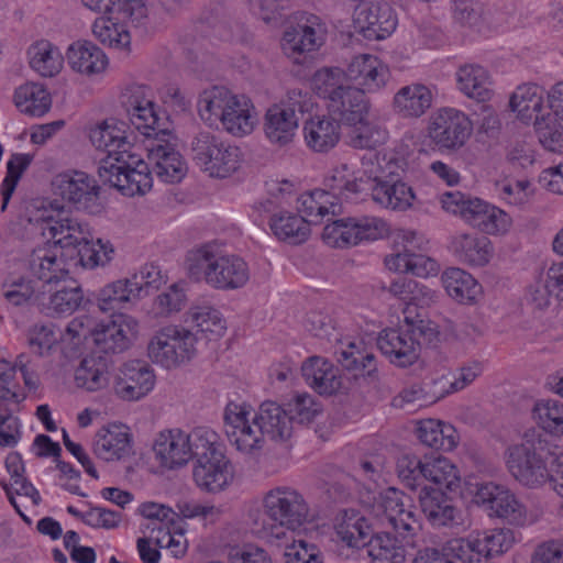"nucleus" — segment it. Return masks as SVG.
<instances>
[{
  "label": "nucleus",
  "mask_w": 563,
  "mask_h": 563,
  "mask_svg": "<svg viewBox=\"0 0 563 563\" xmlns=\"http://www.w3.org/2000/svg\"><path fill=\"white\" fill-rule=\"evenodd\" d=\"M389 234L388 223L375 216H356L328 222L322 230L324 244L334 249H346L372 243Z\"/></svg>",
  "instance_id": "obj_17"
},
{
  "label": "nucleus",
  "mask_w": 563,
  "mask_h": 563,
  "mask_svg": "<svg viewBox=\"0 0 563 563\" xmlns=\"http://www.w3.org/2000/svg\"><path fill=\"white\" fill-rule=\"evenodd\" d=\"M42 203L30 208V219L44 224L43 243L32 254V269L46 283L57 282L77 267L96 269L108 266L115 247L108 238L96 236L91 227L74 217L53 219Z\"/></svg>",
  "instance_id": "obj_1"
},
{
  "label": "nucleus",
  "mask_w": 563,
  "mask_h": 563,
  "mask_svg": "<svg viewBox=\"0 0 563 563\" xmlns=\"http://www.w3.org/2000/svg\"><path fill=\"white\" fill-rule=\"evenodd\" d=\"M441 283L445 294L459 305H477L484 296L482 284L460 267L446 268L441 275Z\"/></svg>",
  "instance_id": "obj_41"
},
{
  "label": "nucleus",
  "mask_w": 563,
  "mask_h": 563,
  "mask_svg": "<svg viewBox=\"0 0 563 563\" xmlns=\"http://www.w3.org/2000/svg\"><path fill=\"white\" fill-rule=\"evenodd\" d=\"M473 133L474 124L468 114L456 108H441L428 119L420 151L454 154L468 144Z\"/></svg>",
  "instance_id": "obj_13"
},
{
  "label": "nucleus",
  "mask_w": 563,
  "mask_h": 563,
  "mask_svg": "<svg viewBox=\"0 0 563 563\" xmlns=\"http://www.w3.org/2000/svg\"><path fill=\"white\" fill-rule=\"evenodd\" d=\"M385 266L390 272L411 274L420 278L434 277L440 272L438 261L421 253L397 252L385 258Z\"/></svg>",
  "instance_id": "obj_53"
},
{
  "label": "nucleus",
  "mask_w": 563,
  "mask_h": 563,
  "mask_svg": "<svg viewBox=\"0 0 563 563\" xmlns=\"http://www.w3.org/2000/svg\"><path fill=\"white\" fill-rule=\"evenodd\" d=\"M185 268L190 278L205 282L216 289H238L250 279L247 264L239 256L223 254L217 243H206L190 250Z\"/></svg>",
  "instance_id": "obj_10"
},
{
  "label": "nucleus",
  "mask_w": 563,
  "mask_h": 563,
  "mask_svg": "<svg viewBox=\"0 0 563 563\" xmlns=\"http://www.w3.org/2000/svg\"><path fill=\"white\" fill-rule=\"evenodd\" d=\"M372 516L385 520L390 531H377L366 543L368 563H408L407 545L413 547L423 529L421 516L408 495L387 487L362 499Z\"/></svg>",
  "instance_id": "obj_4"
},
{
  "label": "nucleus",
  "mask_w": 563,
  "mask_h": 563,
  "mask_svg": "<svg viewBox=\"0 0 563 563\" xmlns=\"http://www.w3.org/2000/svg\"><path fill=\"white\" fill-rule=\"evenodd\" d=\"M93 320L87 314L74 318L62 331V354L66 357L81 353L95 330Z\"/></svg>",
  "instance_id": "obj_58"
},
{
  "label": "nucleus",
  "mask_w": 563,
  "mask_h": 563,
  "mask_svg": "<svg viewBox=\"0 0 563 563\" xmlns=\"http://www.w3.org/2000/svg\"><path fill=\"white\" fill-rule=\"evenodd\" d=\"M448 493L424 486L418 495L421 511L434 527H449L460 520V510L454 506Z\"/></svg>",
  "instance_id": "obj_43"
},
{
  "label": "nucleus",
  "mask_w": 563,
  "mask_h": 563,
  "mask_svg": "<svg viewBox=\"0 0 563 563\" xmlns=\"http://www.w3.org/2000/svg\"><path fill=\"white\" fill-rule=\"evenodd\" d=\"M433 93L422 84H410L397 90L393 98L394 111L402 118H419L431 107Z\"/></svg>",
  "instance_id": "obj_46"
},
{
  "label": "nucleus",
  "mask_w": 563,
  "mask_h": 563,
  "mask_svg": "<svg viewBox=\"0 0 563 563\" xmlns=\"http://www.w3.org/2000/svg\"><path fill=\"white\" fill-rule=\"evenodd\" d=\"M74 385L86 393L95 394L112 384V375L107 362L98 356H85L74 371Z\"/></svg>",
  "instance_id": "obj_44"
},
{
  "label": "nucleus",
  "mask_w": 563,
  "mask_h": 563,
  "mask_svg": "<svg viewBox=\"0 0 563 563\" xmlns=\"http://www.w3.org/2000/svg\"><path fill=\"white\" fill-rule=\"evenodd\" d=\"M389 290L391 294L406 301L404 317L408 325H415L417 323L415 307L427 306L435 298V292L426 285H421L413 280H407L405 278L393 282Z\"/></svg>",
  "instance_id": "obj_54"
},
{
  "label": "nucleus",
  "mask_w": 563,
  "mask_h": 563,
  "mask_svg": "<svg viewBox=\"0 0 563 563\" xmlns=\"http://www.w3.org/2000/svg\"><path fill=\"white\" fill-rule=\"evenodd\" d=\"M156 385L154 369L143 361L122 363L112 375V391L123 401H139L150 395Z\"/></svg>",
  "instance_id": "obj_24"
},
{
  "label": "nucleus",
  "mask_w": 563,
  "mask_h": 563,
  "mask_svg": "<svg viewBox=\"0 0 563 563\" xmlns=\"http://www.w3.org/2000/svg\"><path fill=\"white\" fill-rule=\"evenodd\" d=\"M49 192L52 199L37 198L27 202L23 213L20 217V224L25 229L44 233V224L32 221L29 212L35 203H42L51 209V217L58 219L67 217L63 210L65 205L74 206L78 209H89L97 201L100 187L93 176L82 170L66 169L55 174L49 181Z\"/></svg>",
  "instance_id": "obj_8"
},
{
  "label": "nucleus",
  "mask_w": 563,
  "mask_h": 563,
  "mask_svg": "<svg viewBox=\"0 0 563 563\" xmlns=\"http://www.w3.org/2000/svg\"><path fill=\"white\" fill-rule=\"evenodd\" d=\"M338 113L329 109L308 117L302 125V140L308 150L324 154L333 150L341 140V125Z\"/></svg>",
  "instance_id": "obj_31"
},
{
  "label": "nucleus",
  "mask_w": 563,
  "mask_h": 563,
  "mask_svg": "<svg viewBox=\"0 0 563 563\" xmlns=\"http://www.w3.org/2000/svg\"><path fill=\"white\" fill-rule=\"evenodd\" d=\"M236 479L234 464L228 456L216 430H211L203 449L196 454L191 468V481L196 488L209 495L228 492Z\"/></svg>",
  "instance_id": "obj_12"
},
{
  "label": "nucleus",
  "mask_w": 563,
  "mask_h": 563,
  "mask_svg": "<svg viewBox=\"0 0 563 563\" xmlns=\"http://www.w3.org/2000/svg\"><path fill=\"white\" fill-rule=\"evenodd\" d=\"M327 27L317 15H301L286 26L279 40L285 56L295 63L318 52L325 43Z\"/></svg>",
  "instance_id": "obj_23"
},
{
  "label": "nucleus",
  "mask_w": 563,
  "mask_h": 563,
  "mask_svg": "<svg viewBox=\"0 0 563 563\" xmlns=\"http://www.w3.org/2000/svg\"><path fill=\"white\" fill-rule=\"evenodd\" d=\"M66 509L69 515L93 529L113 530L119 528L123 521L119 511L101 506H88L82 510L74 505H68Z\"/></svg>",
  "instance_id": "obj_59"
},
{
  "label": "nucleus",
  "mask_w": 563,
  "mask_h": 563,
  "mask_svg": "<svg viewBox=\"0 0 563 563\" xmlns=\"http://www.w3.org/2000/svg\"><path fill=\"white\" fill-rule=\"evenodd\" d=\"M377 345L388 361L399 367L413 365L420 356V344L413 329H384L377 338Z\"/></svg>",
  "instance_id": "obj_32"
},
{
  "label": "nucleus",
  "mask_w": 563,
  "mask_h": 563,
  "mask_svg": "<svg viewBox=\"0 0 563 563\" xmlns=\"http://www.w3.org/2000/svg\"><path fill=\"white\" fill-rule=\"evenodd\" d=\"M186 321L207 340H217L224 335L227 321L219 309L209 302L194 303L186 313Z\"/></svg>",
  "instance_id": "obj_49"
},
{
  "label": "nucleus",
  "mask_w": 563,
  "mask_h": 563,
  "mask_svg": "<svg viewBox=\"0 0 563 563\" xmlns=\"http://www.w3.org/2000/svg\"><path fill=\"white\" fill-rule=\"evenodd\" d=\"M346 76L352 89L365 97V93L378 92L384 89L391 77L389 66L377 55L358 54L347 67Z\"/></svg>",
  "instance_id": "obj_27"
},
{
  "label": "nucleus",
  "mask_w": 563,
  "mask_h": 563,
  "mask_svg": "<svg viewBox=\"0 0 563 563\" xmlns=\"http://www.w3.org/2000/svg\"><path fill=\"white\" fill-rule=\"evenodd\" d=\"M12 103L24 115L43 118L53 108V95L45 84L27 80L14 88Z\"/></svg>",
  "instance_id": "obj_39"
},
{
  "label": "nucleus",
  "mask_w": 563,
  "mask_h": 563,
  "mask_svg": "<svg viewBox=\"0 0 563 563\" xmlns=\"http://www.w3.org/2000/svg\"><path fill=\"white\" fill-rule=\"evenodd\" d=\"M463 497L482 508L489 518L501 519L516 527H529L537 521L510 488L495 482L466 484Z\"/></svg>",
  "instance_id": "obj_14"
},
{
  "label": "nucleus",
  "mask_w": 563,
  "mask_h": 563,
  "mask_svg": "<svg viewBox=\"0 0 563 563\" xmlns=\"http://www.w3.org/2000/svg\"><path fill=\"white\" fill-rule=\"evenodd\" d=\"M311 89L321 98L329 100V109L340 114L351 100L356 98L347 80L346 70L339 67H324L311 78Z\"/></svg>",
  "instance_id": "obj_28"
},
{
  "label": "nucleus",
  "mask_w": 563,
  "mask_h": 563,
  "mask_svg": "<svg viewBox=\"0 0 563 563\" xmlns=\"http://www.w3.org/2000/svg\"><path fill=\"white\" fill-rule=\"evenodd\" d=\"M305 384L322 397H331L345 389V382L340 368L329 358L312 355L300 366Z\"/></svg>",
  "instance_id": "obj_29"
},
{
  "label": "nucleus",
  "mask_w": 563,
  "mask_h": 563,
  "mask_svg": "<svg viewBox=\"0 0 563 563\" xmlns=\"http://www.w3.org/2000/svg\"><path fill=\"white\" fill-rule=\"evenodd\" d=\"M25 55L30 69L44 79L58 77L66 65L65 52L45 37L34 40L27 46Z\"/></svg>",
  "instance_id": "obj_36"
},
{
  "label": "nucleus",
  "mask_w": 563,
  "mask_h": 563,
  "mask_svg": "<svg viewBox=\"0 0 563 563\" xmlns=\"http://www.w3.org/2000/svg\"><path fill=\"white\" fill-rule=\"evenodd\" d=\"M285 406L291 422L310 423L323 411L321 402L307 391L294 394Z\"/></svg>",
  "instance_id": "obj_63"
},
{
  "label": "nucleus",
  "mask_w": 563,
  "mask_h": 563,
  "mask_svg": "<svg viewBox=\"0 0 563 563\" xmlns=\"http://www.w3.org/2000/svg\"><path fill=\"white\" fill-rule=\"evenodd\" d=\"M256 418L263 429L265 440L283 442L292 435L291 419L287 411L274 401L263 402L256 410Z\"/></svg>",
  "instance_id": "obj_52"
},
{
  "label": "nucleus",
  "mask_w": 563,
  "mask_h": 563,
  "mask_svg": "<svg viewBox=\"0 0 563 563\" xmlns=\"http://www.w3.org/2000/svg\"><path fill=\"white\" fill-rule=\"evenodd\" d=\"M503 459L507 471L520 485L539 488L549 482L563 499V451L544 457L533 444L520 442L508 445Z\"/></svg>",
  "instance_id": "obj_9"
},
{
  "label": "nucleus",
  "mask_w": 563,
  "mask_h": 563,
  "mask_svg": "<svg viewBox=\"0 0 563 563\" xmlns=\"http://www.w3.org/2000/svg\"><path fill=\"white\" fill-rule=\"evenodd\" d=\"M140 332V322L135 317L119 312L112 314L108 322L95 327L92 341L106 353H122L134 345Z\"/></svg>",
  "instance_id": "obj_25"
},
{
  "label": "nucleus",
  "mask_w": 563,
  "mask_h": 563,
  "mask_svg": "<svg viewBox=\"0 0 563 563\" xmlns=\"http://www.w3.org/2000/svg\"><path fill=\"white\" fill-rule=\"evenodd\" d=\"M68 70L77 78L88 82H101L111 71V59L98 43L79 37L65 47Z\"/></svg>",
  "instance_id": "obj_22"
},
{
  "label": "nucleus",
  "mask_w": 563,
  "mask_h": 563,
  "mask_svg": "<svg viewBox=\"0 0 563 563\" xmlns=\"http://www.w3.org/2000/svg\"><path fill=\"white\" fill-rule=\"evenodd\" d=\"M128 93L129 121L125 122L131 130L157 141L174 135L167 114L154 101L148 87L134 84L128 88Z\"/></svg>",
  "instance_id": "obj_18"
},
{
  "label": "nucleus",
  "mask_w": 563,
  "mask_h": 563,
  "mask_svg": "<svg viewBox=\"0 0 563 563\" xmlns=\"http://www.w3.org/2000/svg\"><path fill=\"white\" fill-rule=\"evenodd\" d=\"M295 536L287 542L283 549V559L285 563H324L321 549L313 542H309Z\"/></svg>",
  "instance_id": "obj_64"
},
{
  "label": "nucleus",
  "mask_w": 563,
  "mask_h": 563,
  "mask_svg": "<svg viewBox=\"0 0 563 563\" xmlns=\"http://www.w3.org/2000/svg\"><path fill=\"white\" fill-rule=\"evenodd\" d=\"M456 89L477 103L489 102L495 95L494 80L487 68L478 64L461 65L455 71Z\"/></svg>",
  "instance_id": "obj_37"
},
{
  "label": "nucleus",
  "mask_w": 563,
  "mask_h": 563,
  "mask_svg": "<svg viewBox=\"0 0 563 563\" xmlns=\"http://www.w3.org/2000/svg\"><path fill=\"white\" fill-rule=\"evenodd\" d=\"M26 391L21 386L16 366L2 352L0 357V402L20 405L26 399Z\"/></svg>",
  "instance_id": "obj_60"
},
{
  "label": "nucleus",
  "mask_w": 563,
  "mask_h": 563,
  "mask_svg": "<svg viewBox=\"0 0 563 563\" xmlns=\"http://www.w3.org/2000/svg\"><path fill=\"white\" fill-rule=\"evenodd\" d=\"M195 334L178 324L158 329L147 345L151 361L164 368H176L191 361L197 352Z\"/></svg>",
  "instance_id": "obj_19"
},
{
  "label": "nucleus",
  "mask_w": 563,
  "mask_h": 563,
  "mask_svg": "<svg viewBox=\"0 0 563 563\" xmlns=\"http://www.w3.org/2000/svg\"><path fill=\"white\" fill-rule=\"evenodd\" d=\"M413 433L423 445L444 452L454 451L461 441L460 432L451 422L435 418L416 420Z\"/></svg>",
  "instance_id": "obj_40"
},
{
  "label": "nucleus",
  "mask_w": 563,
  "mask_h": 563,
  "mask_svg": "<svg viewBox=\"0 0 563 563\" xmlns=\"http://www.w3.org/2000/svg\"><path fill=\"white\" fill-rule=\"evenodd\" d=\"M334 166L328 173L324 185L330 190L324 189H314L311 191H307L301 194L296 199V209H298L302 216L309 220V224L316 223L322 220L325 216L330 213H334L335 206L338 201L342 197L354 196L352 192H339L329 184V177L332 174V170L335 168Z\"/></svg>",
  "instance_id": "obj_38"
},
{
  "label": "nucleus",
  "mask_w": 563,
  "mask_h": 563,
  "mask_svg": "<svg viewBox=\"0 0 563 563\" xmlns=\"http://www.w3.org/2000/svg\"><path fill=\"white\" fill-rule=\"evenodd\" d=\"M296 206L279 202L272 212L268 225L273 235L282 242L298 245L305 243L311 235V227Z\"/></svg>",
  "instance_id": "obj_33"
},
{
  "label": "nucleus",
  "mask_w": 563,
  "mask_h": 563,
  "mask_svg": "<svg viewBox=\"0 0 563 563\" xmlns=\"http://www.w3.org/2000/svg\"><path fill=\"white\" fill-rule=\"evenodd\" d=\"M223 424L232 446L244 454L261 450L265 435L256 418V409L245 400H230L223 409Z\"/></svg>",
  "instance_id": "obj_20"
},
{
  "label": "nucleus",
  "mask_w": 563,
  "mask_h": 563,
  "mask_svg": "<svg viewBox=\"0 0 563 563\" xmlns=\"http://www.w3.org/2000/svg\"><path fill=\"white\" fill-rule=\"evenodd\" d=\"M30 352L37 357H48L62 352V330L54 323H36L26 332Z\"/></svg>",
  "instance_id": "obj_56"
},
{
  "label": "nucleus",
  "mask_w": 563,
  "mask_h": 563,
  "mask_svg": "<svg viewBox=\"0 0 563 563\" xmlns=\"http://www.w3.org/2000/svg\"><path fill=\"white\" fill-rule=\"evenodd\" d=\"M92 452L107 463L129 460L134 455V438L131 428L122 422H109L99 428L93 437Z\"/></svg>",
  "instance_id": "obj_26"
},
{
  "label": "nucleus",
  "mask_w": 563,
  "mask_h": 563,
  "mask_svg": "<svg viewBox=\"0 0 563 563\" xmlns=\"http://www.w3.org/2000/svg\"><path fill=\"white\" fill-rule=\"evenodd\" d=\"M174 510L181 520L198 521L202 526L216 523L221 516V509L212 501L194 496L178 498Z\"/></svg>",
  "instance_id": "obj_57"
},
{
  "label": "nucleus",
  "mask_w": 563,
  "mask_h": 563,
  "mask_svg": "<svg viewBox=\"0 0 563 563\" xmlns=\"http://www.w3.org/2000/svg\"><path fill=\"white\" fill-rule=\"evenodd\" d=\"M141 298V286L133 279L120 278L102 286L96 302L100 311L109 312L121 309Z\"/></svg>",
  "instance_id": "obj_47"
},
{
  "label": "nucleus",
  "mask_w": 563,
  "mask_h": 563,
  "mask_svg": "<svg viewBox=\"0 0 563 563\" xmlns=\"http://www.w3.org/2000/svg\"><path fill=\"white\" fill-rule=\"evenodd\" d=\"M308 109L307 93L301 89H289L278 101L268 106L263 117V134L275 147L290 145L299 130V113Z\"/></svg>",
  "instance_id": "obj_15"
},
{
  "label": "nucleus",
  "mask_w": 563,
  "mask_h": 563,
  "mask_svg": "<svg viewBox=\"0 0 563 563\" xmlns=\"http://www.w3.org/2000/svg\"><path fill=\"white\" fill-rule=\"evenodd\" d=\"M87 10L99 13L90 31L101 47L130 54L133 35L130 23L146 13V0H80Z\"/></svg>",
  "instance_id": "obj_7"
},
{
  "label": "nucleus",
  "mask_w": 563,
  "mask_h": 563,
  "mask_svg": "<svg viewBox=\"0 0 563 563\" xmlns=\"http://www.w3.org/2000/svg\"><path fill=\"white\" fill-rule=\"evenodd\" d=\"M407 168L408 151L394 147L364 156L357 167L345 163L336 165L329 184L339 192H369L378 206L406 211L416 201L413 188L398 177Z\"/></svg>",
  "instance_id": "obj_3"
},
{
  "label": "nucleus",
  "mask_w": 563,
  "mask_h": 563,
  "mask_svg": "<svg viewBox=\"0 0 563 563\" xmlns=\"http://www.w3.org/2000/svg\"><path fill=\"white\" fill-rule=\"evenodd\" d=\"M261 507L262 510L250 507L243 519L246 530L256 538L268 539L271 536L265 517L294 536H308L317 528L306 498L291 487L278 486L267 490L262 496Z\"/></svg>",
  "instance_id": "obj_5"
},
{
  "label": "nucleus",
  "mask_w": 563,
  "mask_h": 563,
  "mask_svg": "<svg viewBox=\"0 0 563 563\" xmlns=\"http://www.w3.org/2000/svg\"><path fill=\"white\" fill-rule=\"evenodd\" d=\"M548 91L537 84H523L518 86L509 97V109L515 119L533 125L540 117L547 112Z\"/></svg>",
  "instance_id": "obj_34"
},
{
  "label": "nucleus",
  "mask_w": 563,
  "mask_h": 563,
  "mask_svg": "<svg viewBox=\"0 0 563 563\" xmlns=\"http://www.w3.org/2000/svg\"><path fill=\"white\" fill-rule=\"evenodd\" d=\"M474 207L471 225L492 236H505L512 230L514 218L505 209L484 199Z\"/></svg>",
  "instance_id": "obj_50"
},
{
  "label": "nucleus",
  "mask_w": 563,
  "mask_h": 563,
  "mask_svg": "<svg viewBox=\"0 0 563 563\" xmlns=\"http://www.w3.org/2000/svg\"><path fill=\"white\" fill-rule=\"evenodd\" d=\"M540 147L550 154L563 155V123L549 115L540 117L533 126Z\"/></svg>",
  "instance_id": "obj_61"
},
{
  "label": "nucleus",
  "mask_w": 563,
  "mask_h": 563,
  "mask_svg": "<svg viewBox=\"0 0 563 563\" xmlns=\"http://www.w3.org/2000/svg\"><path fill=\"white\" fill-rule=\"evenodd\" d=\"M338 360L349 371H368L374 365V355L362 340L341 343L338 351Z\"/></svg>",
  "instance_id": "obj_62"
},
{
  "label": "nucleus",
  "mask_w": 563,
  "mask_h": 563,
  "mask_svg": "<svg viewBox=\"0 0 563 563\" xmlns=\"http://www.w3.org/2000/svg\"><path fill=\"white\" fill-rule=\"evenodd\" d=\"M423 478L439 492H456L462 476L457 465L445 456H427L423 460Z\"/></svg>",
  "instance_id": "obj_51"
},
{
  "label": "nucleus",
  "mask_w": 563,
  "mask_h": 563,
  "mask_svg": "<svg viewBox=\"0 0 563 563\" xmlns=\"http://www.w3.org/2000/svg\"><path fill=\"white\" fill-rule=\"evenodd\" d=\"M92 146L102 153L98 175L104 185L126 198L144 197L154 186L150 163L135 151L133 130L124 119L108 117L88 130Z\"/></svg>",
  "instance_id": "obj_2"
},
{
  "label": "nucleus",
  "mask_w": 563,
  "mask_h": 563,
  "mask_svg": "<svg viewBox=\"0 0 563 563\" xmlns=\"http://www.w3.org/2000/svg\"><path fill=\"white\" fill-rule=\"evenodd\" d=\"M197 111L207 125L221 129L235 139L252 135L261 122L254 101L224 86L205 89L198 98Z\"/></svg>",
  "instance_id": "obj_6"
},
{
  "label": "nucleus",
  "mask_w": 563,
  "mask_h": 563,
  "mask_svg": "<svg viewBox=\"0 0 563 563\" xmlns=\"http://www.w3.org/2000/svg\"><path fill=\"white\" fill-rule=\"evenodd\" d=\"M212 429L197 427L190 432L180 428H164L152 438L150 452L154 472L165 474L185 468L200 449Z\"/></svg>",
  "instance_id": "obj_11"
},
{
  "label": "nucleus",
  "mask_w": 563,
  "mask_h": 563,
  "mask_svg": "<svg viewBox=\"0 0 563 563\" xmlns=\"http://www.w3.org/2000/svg\"><path fill=\"white\" fill-rule=\"evenodd\" d=\"M448 250L457 262L470 267H484L494 256V245L488 238L467 232L453 234Z\"/></svg>",
  "instance_id": "obj_35"
},
{
  "label": "nucleus",
  "mask_w": 563,
  "mask_h": 563,
  "mask_svg": "<svg viewBox=\"0 0 563 563\" xmlns=\"http://www.w3.org/2000/svg\"><path fill=\"white\" fill-rule=\"evenodd\" d=\"M194 159L208 177L229 179L243 168L244 156L241 148L216 135L202 134L194 144Z\"/></svg>",
  "instance_id": "obj_16"
},
{
  "label": "nucleus",
  "mask_w": 563,
  "mask_h": 563,
  "mask_svg": "<svg viewBox=\"0 0 563 563\" xmlns=\"http://www.w3.org/2000/svg\"><path fill=\"white\" fill-rule=\"evenodd\" d=\"M494 190L500 202L512 208L526 207L537 194V188L529 177L505 174L494 180Z\"/></svg>",
  "instance_id": "obj_45"
},
{
  "label": "nucleus",
  "mask_w": 563,
  "mask_h": 563,
  "mask_svg": "<svg viewBox=\"0 0 563 563\" xmlns=\"http://www.w3.org/2000/svg\"><path fill=\"white\" fill-rule=\"evenodd\" d=\"M339 119L346 130V139L351 146L361 150H371L384 144L388 140V132L369 117V106L365 97L355 92Z\"/></svg>",
  "instance_id": "obj_21"
},
{
  "label": "nucleus",
  "mask_w": 563,
  "mask_h": 563,
  "mask_svg": "<svg viewBox=\"0 0 563 563\" xmlns=\"http://www.w3.org/2000/svg\"><path fill=\"white\" fill-rule=\"evenodd\" d=\"M531 419L552 439L563 438V402L553 398H541L533 402Z\"/></svg>",
  "instance_id": "obj_55"
},
{
  "label": "nucleus",
  "mask_w": 563,
  "mask_h": 563,
  "mask_svg": "<svg viewBox=\"0 0 563 563\" xmlns=\"http://www.w3.org/2000/svg\"><path fill=\"white\" fill-rule=\"evenodd\" d=\"M147 157L155 175L165 184H178L188 174V163L177 150L175 134L157 141L148 150Z\"/></svg>",
  "instance_id": "obj_30"
},
{
  "label": "nucleus",
  "mask_w": 563,
  "mask_h": 563,
  "mask_svg": "<svg viewBox=\"0 0 563 563\" xmlns=\"http://www.w3.org/2000/svg\"><path fill=\"white\" fill-rule=\"evenodd\" d=\"M459 540L468 543L475 553L494 558L509 551L516 543V536L509 528H492Z\"/></svg>",
  "instance_id": "obj_48"
},
{
  "label": "nucleus",
  "mask_w": 563,
  "mask_h": 563,
  "mask_svg": "<svg viewBox=\"0 0 563 563\" xmlns=\"http://www.w3.org/2000/svg\"><path fill=\"white\" fill-rule=\"evenodd\" d=\"M334 541L343 548L360 551L374 533L367 518L356 510H345L334 523Z\"/></svg>",
  "instance_id": "obj_42"
}]
</instances>
